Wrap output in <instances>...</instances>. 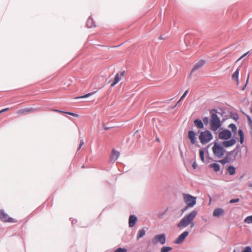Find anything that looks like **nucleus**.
<instances>
[{
	"label": "nucleus",
	"instance_id": "obj_1",
	"mask_svg": "<svg viewBox=\"0 0 252 252\" xmlns=\"http://www.w3.org/2000/svg\"><path fill=\"white\" fill-rule=\"evenodd\" d=\"M197 215V212L194 210L189 213L185 216L177 224V227L180 229H182L190 225V228H193L194 225L193 221Z\"/></svg>",
	"mask_w": 252,
	"mask_h": 252
},
{
	"label": "nucleus",
	"instance_id": "obj_2",
	"mask_svg": "<svg viewBox=\"0 0 252 252\" xmlns=\"http://www.w3.org/2000/svg\"><path fill=\"white\" fill-rule=\"evenodd\" d=\"M217 110L213 109L211 111L210 128L213 131H216L221 126V121L217 115Z\"/></svg>",
	"mask_w": 252,
	"mask_h": 252
},
{
	"label": "nucleus",
	"instance_id": "obj_3",
	"mask_svg": "<svg viewBox=\"0 0 252 252\" xmlns=\"http://www.w3.org/2000/svg\"><path fill=\"white\" fill-rule=\"evenodd\" d=\"M212 151L214 156L217 158H222L225 153L224 148L219 144L215 143L212 147Z\"/></svg>",
	"mask_w": 252,
	"mask_h": 252
},
{
	"label": "nucleus",
	"instance_id": "obj_4",
	"mask_svg": "<svg viewBox=\"0 0 252 252\" xmlns=\"http://www.w3.org/2000/svg\"><path fill=\"white\" fill-rule=\"evenodd\" d=\"M212 138V134L210 131L208 130L201 132L199 136L200 141L202 144H205L208 143Z\"/></svg>",
	"mask_w": 252,
	"mask_h": 252
},
{
	"label": "nucleus",
	"instance_id": "obj_5",
	"mask_svg": "<svg viewBox=\"0 0 252 252\" xmlns=\"http://www.w3.org/2000/svg\"><path fill=\"white\" fill-rule=\"evenodd\" d=\"M184 200L189 207H192L196 204V198L189 194H184Z\"/></svg>",
	"mask_w": 252,
	"mask_h": 252
},
{
	"label": "nucleus",
	"instance_id": "obj_6",
	"mask_svg": "<svg viewBox=\"0 0 252 252\" xmlns=\"http://www.w3.org/2000/svg\"><path fill=\"white\" fill-rule=\"evenodd\" d=\"M152 243L154 245H156L158 243L163 245L166 242V236L164 234L156 235L152 240Z\"/></svg>",
	"mask_w": 252,
	"mask_h": 252
},
{
	"label": "nucleus",
	"instance_id": "obj_7",
	"mask_svg": "<svg viewBox=\"0 0 252 252\" xmlns=\"http://www.w3.org/2000/svg\"><path fill=\"white\" fill-rule=\"evenodd\" d=\"M0 220L4 222H16L17 220L12 218L9 217L3 210L0 211Z\"/></svg>",
	"mask_w": 252,
	"mask_h": 252
},
{
	"label": "nucleus",
	"instance_id": "obj_8",
	"mask_svg": "<svg viewBox=\"0 0 252 252\" xmlns=\"http://www.w3.org/2000/svg\"><path fill=\"white\" fill-rule=\"evenodd\" d=\"M231 132L228 129H224L219 133V137L221 139H228L231 137Z\"/></svg>",
	"mask_w": 252,
	"mask_h": 252
},
{
	"label": "nucleus",
	"instance_id": "obj_9",
	"mask_svg": "<svg viewBox=\"0 0 252 252\" xmlns=\"http://www.w3.org/2000/svg\"><path fill=\"white\" fill-rule=\"evenodd\" d=\"M189 232L185 231L181 234L175 240L174 243L177 244L182 243L186 238L188 236Z\"/></svg>",
	"mask_w": 252,
	"mask_h": 252
},
{
	"label": "nucleus",
	"instance_id": "obj_10",
	"mask_svg": "<svg viewBox=\"0 0 252 252\" xmlns=\"http://www.w3.org/2000/svg\"><path fill=\"white\" fill-rule=\"evenodd\" d=\"M240 70V66H239L232 75V80L236 82L237 85H239V74Z\"/></svg>",
	"mask_w": 252,
	"mask_h": 252
},
{
	"label": "nucleus",
	"instance_id": "obj_11",
	"mask_svg": "<svg viewBox=\"0 0 252 252\" xmlns=\"http://www.w3.org/2000/svg\"><path fill=\"white\" fill-rule=\"evenodd\" d=\"M35 109L33 108H29L21 109L18 110L16 113L19 115H23L26 113H30L34 111Z\"/></svg>",
	"mask_w": 252,
	"mask_h": 252
},
{
	"label": "nucleus",
	"instance_id": "obj_12",
	"mask_svg": "<svg viewBox=\"0 0 252 252\" xmlns=\"http://www.w3.org/2000/svg\"><path fill=\"white\" fill-rule=\"evenodd\" d=\"M224 214V210L221 208H217L214 210L213 215L215 217H219L220 216H222Z\"/></svg>",
	"mask_w": 252,
	"mask_h": 252
},
{
	"label": "nucleus",
	"instance_id": "obj_13",
	"mask_svg": "<svg viewBox=\"0 0 252 252\" xmlns=\"http://www.w3.org/2000/svg\"><path fill=\"white\" fill-rule=\"evenodd\" d=\"M196 134L195 132L192 130H189L188 132V138L189 139L192 144H194L196 142Z\"/></svg>",
	"mask_w": 252,
	"mask_h": 252
},
{
	"label": "nucleus",
	"instance_id": "obj_14",
	"mask_svg": "<svg viewBox=\"0 0 252 252\" xmlns=\"http://www.w3.org/2000/svg\"><path fill=\"white\" fill-rule=\"evenodd\" d=\"M119 156L120 153L118 151L113 149L112 151V153L110 156L111 161H112L113 162H115L116 160H117Z\"/></svg>",
	"mask_w": 252,
	"mask_h": 252
},
{
	"label": "nucleus",
	"instance_id": "obj_15",
	"mask_svg": "<svg viewBox=\"0 0 252 252\" xmlns=\"http://www.w3.org/2000/svg\"><path fill=\"white\" fill-rule=\"evenodd\" d=\"M205 63V61L203 60H200L198 62L194 65V67L191 70V73H192L195 70H197L200 68H201Z\"/></svg>",
	"mask_w": 252,
	"mask_h": 252
},
{
	"label": "nucleus",
	"instance_id": "obj_16",
	"mask_svg": "<svg viewBox=\"0 0 252 252\" xmlns=\"http://www.w3.org/2000/svg\"><path fill=\"white\" fill-rule=\"evenodd\" d=\"M236 143V140L234 139H232L228 141L223 142L222 145L225 147H228L233 145Z\"/></svg>",
	"mask_w": 252,
	"mask_h": 252
},
{
	"label": "nucleus",
	"instance_id": "obj_17",
	"mask_svg": "<svg viewBox=\"0 0 252 252\" xmlns=\"http://www.w3.org/2000/svg\"><path fill=\"white\" fill-rule=\"evenodd\" d=\"M137 220V218L133 215H131L130 216L129 218V226L130 227H133L135 224L136 221Z\"/></svg>",
	"mask_w": 252,
	"mask_h": 252
},
{
	"label": "nucleus",
	"instance_id": "obj_18",
	"mask_svg": "<svg viewBox=\"0 0 252 252\" xmlns=\"http://www.w3.org/2000/svg\"><path fill=\"white\" fill-rule=\"evenodd\" d=\"M210 168H211L215 172H218L220 170V166L219 164L216 163H213L209 165Z\"/></svg>",
	"mask_w": 252,
	"mask_h": 252
},
{
	"label": "nucleus",
	"instance_id": "obj_19",
	"mask_svg": "<svg viewBox=\"0 0 252 252\" xmlns=\"http://www.w3.org/2000/svg\"><path fill=\"white\" fill-rule=\"evenodd\" d=\"M194 124L195 126L198 128H203L204 127V125L202 122L199 120L196 119L194 121Z\"/></svg>",
	"mask_w": 252,
	"mask_h": 252
},
{
	"label": "nucleus",
	"instance_id": "obj_20",
	"mask_svg": "<svg viewBox=\"0 0 252 252\" xmlns=\"http://www.w3.org/2000/svg\"><path fill=\"white\" fill-rule=\"evenodd\" d=\"M121 80V78L119 77V74L117 73L115 77L114 82L111 84V86H114L117 83H118Z\"/></svg>",
	"mask_w": 252,
	"mask_h": 252
},
{
	"label": "nucleus",
	"instance_id": "obj_21",
	"mask_svg": "<svg viewBox=\"0 0 252 252\" xmlns=\"http://www.w3.org/2000/svg\"><path fill=\"white\" fill-rule=\"evenodd\" d=\"M238 134L240 136V142L242 144L244 140V134L242 129H239Z\"/></svg>",
	"mask_w": 252,
	"mask_h": 252
},
{
	"label": "nucleus",
	"instance_id": "obj_22",
	"mask_svg": "<svg viewBox=\"0 0 252 252\" xmlns=\"http://www.w3.org/2000/svg\"><path fill=\"white\" fill-rule=\"evenodd\" d=\"M227 170L230 175H233L235 173V168L232 166H229L227 168Z\"/></svg>",
	"mask_w": 252,
	"mask_h": 252
},
{
	"label": "nucleus",
	"instance_id": "obj_23",
	"mask_svg": "<svg viewBox=\"0 0 252 252\" xmlns=\"http://www.w3.org/2000/svg\"><path fill=\"white\" fill-rule=\"evenodd\" d=\"M54 111H56V112H60V113H66L67 114H69L72 116H73V117H78V115L77 114H75V113H72V112H63V111H60V110H56V109H55V110H53Z\"/></svg>",
	"mask_w": 252,
	"mask_h": 252
},
{
	"label": "nucleus",
	"instance_id": "obj_24",
	"mask_svg": "<svg viewBox=\"0 0 252 252\" xmlns=\"http://www.w3.org/2000/svg\"><path fill=\"white\" fill-rule=\"evenodd\" d=\"M145 234V231L144 229H141L139 230L137 234V239L143 237Z\"/></svg>",
	"mask_w": 252,
	"mask_h": 252
},
{
	"label": "nucleus",
	"instance_id": "obj_25",
	"mask_svg": "<svg viewBox=\"0 0 252 252\" xmlns=\"http://www.w3.org/2000/svg\"><path fill=\"white\" fill-rule=\"evenodd\" d=\"M172 248L170 247H163L160 250V252H169L171 251Z\"/></svg>",
	"mask_w": 252,
	"mask_h": 252
},
{
	"label": "nucleus",
	"instance_id": "obj_26",
	"mask_svg": "<svg viewBox=\"0 0 252 252\" xmlns=\"http://www.w3.org/2000/svg\"><path fill=\"white\" fill-rule=\"evenodd\" d=\"M199 156L201 160L202 161V162H204L205 159H204V152L202 149H200L199 150Z\"/></svg>",
	"mask_w": 252,
	"mask_h": 252
},
{
	"label": "nucleus",
	"instance_id": "obj_27",
	"mask_svg": "<svg viewBox=\"0 0 252 252\" xmlns=\"http://www.w3.org/2000/svg\"><path fill=\"white\" fill-rule=\"evenodd\" d=\"M228 127L231 128L232 131L234 133H236L237 131V127L236 126L233 124H231L228 126Z\"/></svg>",
	"mask_w": 252,
	"mask_h": 252
},
{
	"label": "nucleus",
	"instance_id": "obj_28",
	"mask_svg": "<svg viewBox=\"0 0 252 252\" xmlns=\"http://www.w3.org/2000/svg\"><path fill=\"white\" fill-rule=\"evenodd\" d=\"M245 223L250 224L252 223V215L247 217L244 220Z\"/></svg>",
	"mask_w": 252,
	"mask_h": 252
},
{
	"label": "nucleus",
	"instance_id": "obj_29",
	"mask_svg": "<svg viewBox=\"0 0 252 252\" xmlns=\"http://www.w3.org/2000/svg\"><path fill=\"white\" fill-rule=\"evenodd\" d=\"M95 93V92H93V93H88V94H85V95H83V96H80V97H76L75 98H76V99H77V98H86V97H88V96H91V95H92L94 94Z\"/></svg>",
	"mask_w": 252,
	"mask_h": 252
},
{
	"label": "nucleus",
	"instance_id": "obj_30",
	"mask_svg": "<svg viewBox=\"0 0 252 252\" xmlns=\"http://www.w3.org/2000/svg\"><path fill=\"white\" fill-rule=\"evenodd\" d=\"M114 252H127V250L126 248H119L116 249Z\"/></svg>",
	"mask_w": 252,
	"mask_h": 252
},
{
	"label": "nucleus",
	"instance_id": "obj_31",
	"mask_svg": "<svg viewBox=\"0 0 252 252\" xmlns=\"http://www.w3.org/2000/svg\"><path fill=\"white\" fill-rule=\"evenodd\" d=\"M240 201L239 198L233 199L230 200L229 203L232 204L234 203L238 202Z\"/></svg>",
	"mask_w": 252,
	"mask_h": 252
},
{
	"label": "nucleus",
	"instance_id": "obj_32",
	"mask_svg": "<svg viewBox=\"0 0 252 252\" xmlns=\"http://www.w3.org/2000/svg\"><path fill=\"white\" fill-rule=\"evenodd\" d=\"M242 252H252V251L251 248L250 247H247Z\"/></svg>",
	"mask_w": 252,
	"mask_h": 252
},
{
	"label": "nucleus",
	"instance_id": "obj_33",
	"mask_svg": "<svg viewBox=\"0 0 252 252\" xmlns=\"http://www.w3.org/2000/svg\"><path fill=\"white\" fill-rule=\"evenodd\" d=\"M93 22V19L92 18H89L88 21H87V25L88 27L89 28H91L92 27V25H89V23H92Z\"/></svg>",
	"mask_w": 252,
	"mask_h": 252
},
{
	"label": "nucleus",
	"instance_id": "obj_34",
	"mask_svg": "<svg viewBox=\"0 0 252 252\" xmlns=\"http://www.w3.org/2000/svg\"><path fill=\"white\" fill-rule=\"evenodd\" d=\"M188 93V91L186 90L185 92V93H184V94H183V95L181 96V97L180 98V100H182V99H183L185 97V96Z\"/></svg>",
	"mask_w": 252,
	"mask_h": 252
},
{
	"label": "nucleus",
	"instance_id": "obj_35",
	"mask_svg": "<svg viewBox=\"0 0 252 252\" xmlns=\"http://www.w3.org/2000/svg\"><path fill=\"white\" fill-rule=\"evenodd\" d=\"M249 77H250V74H249L248 75V77H247V81H246V83L245 84V85L242 88V90H244L245 89V88L248 83V81H249Z\"/></svg>",
	"mask_w": 252,
	"mask_h": 252
},
{
	"label": "nucleus",
	"instance_id": "obj_36",
	"mask_svg": "<svg viewBox=\"0 0 252 252\" xmlns=\"http://www.w3.org/2000/svg\"><path fill=\"white\" fill-rule=\"evenodd\" d=\"M10 108L9 107L5 108L4 109H3L0 111V114L3 112H6L8 110H9Z\"/></svg>",
	"mask_w": 252,
	"mask_h": 252
},
{
	"label": "nucleus",
	"instance_id": "obj_37",
	"mask_svg": "<svg viewBox=\"0 0 252 252\" xmlns=\"http://www.w3.org/2000/svg\"><path fill=\"white\" fill-rule=\"evenodd\" d=\"M203 122L206 124H207L208 123V122H209V119L207 117H204L203 119Z\"/></svg>",
	"mask_w": 252,
	"mask_h": 252
},
{
	"label": "nucleus",
	"instance_id": "obj_38",
	"mask_svg": "<svg viewBox=\"0 0 252 252\" xmlns=\"http://www.w3.org/2000/svg\"><path fill=\"white\" fill-rule=\"evenodd\" d=\"M84 143L83 140H81L80 142L79 146L78 147V150H80L82 146L84 145Z\"/></svg>",
	"mask_w": 252,
	"mask_h": 252
},
{
	"label": "nucleus",
	"instance_id": "obj_39",
	"mask_svg": "<svg viewBox=\"0 0 252 252\" xmlns=\"http://www.w3.org/2000/svg\"><path fill=\"white\" fill-rule=\"evenodd\" d=\"M196 167H197V164L195 162H194L192 164V167L193 168V169H196Z\"/></svg>",
	"mask_w": 252,
	"mask_h": 252
},
{
	"label": "nucleus",
	"instance_id": "obj_40",
	"mask_svg": "<svg viewBox=\"0 0 252 252\" xmlns=\"http://www.w3.org/2000/svg\"><path fill=\"white\" fill-rule=\"evenodd\" d=\"M247 54V53H246L245 54H244L242 56H241L237 61H239L241 59H242L244 57H245L246 55Z\"/></svg>",
	"mask_w": 252,
	"mask_h": 252
},
{
	"label": "nucleus",
	"instance_id": "obj_41",
	"mask_svg": "<svg viewBox=\"0 0 252 252\" xmlns=\"http://www.w3.org/2000/svg\"><path fill=\"white\" fill-rule=\"evenodd\" d=\"M248 185L249 187L252 188V183H251V182L248 183Z\"/></svg>",
	"mask_w": 252,
	"mask_h": 252
},
{
	"label": "nucleus",
	"instance_id": "obj_42",
	"mask_svg": "<svg viewBox=\"0 0 252 252\" xmlns=\"http://www.w3.org/2000/svg\"><path fill=\"white\" fill-rule=\"evenodd\" d=\"M219 162H220V163H222V164L224 163V160H220V161H219Z\"/></svg>",
	"mask_w": 252,
	"mask_h": 252
},
{
	"label": "nucleus",
	"instance_id": "obj_43",
	"mask_svg": "<svg viewBox=\"0 0 252 252\" xmlns=\"http://www.w3.org/2000/svg\"><path fill=\"white\" fill-rule=\"evenodd\" d=\"M125 74V71H123L121 73V75L123 76Z\"/></svg>",
	"mask_w": 252,
	"mask_h": 252
},
{
	"label": "nucleus",
	"instance_id": "obj_44",
	"mask_svg": "<svg viewBox=\"0 0 252 252\" xmlns=\"http://www.w3.org/2000/svg\"><path fill=\"white\" fill-rule=\"evenodd\" d=\"M181 101V100H180H180L178 101V102H177V103L176 104V105L174 106V107H175L177 106V105L179 102H180V101Z\"/></svg>",
	"mask_w": 252,
	"mask_h": 252
},
{
	"label": "nucleus",
	"instance_id": "obj_45",
	"mask_svg": "<svg viewBox=\"0 0 252 252\" xmlns=\"http://www.w3.org/2000/svg\"><path fill=\"white\" fill-rule=\"evenodd\" d=\"M235 252V251H234V252Z\"/></svg>",
	"mask_w": 252,
	"mask_h": 252
}]
</instances>
